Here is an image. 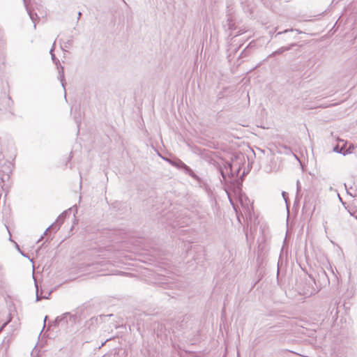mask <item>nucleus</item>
I'll return each mask as SVG.
<instances>
[{"label":"nucleus","instance_id":"6e6552de","mask_svg":"<svg viewBox=\"0 0 357 357\" xmlns=\"http://www.w3.org/2000/svg\"><path fill=\"white\" fill-rule=\"evenodd\" d=\"M241 191H242V189L241 188H236L234 190L235 193L238 195V199H239V202L242 206V207L243 208L244 207V205H243V195L241 194Z\"/></svg>","mask_w":357,"mask_h":357},{"label":"nucleus","instance_id":"c756f323","mask_svg":"<svg viewBox=\"0 0 357 357\" xmlns=\"http://www.w3.org/2000/svg\"><path fill=\"white\" fill-rule=\"evenodd\" d=\"M234 209L235 212H236V214H237L238 212H237V210H236V207H234Z\"/></svg>","mask_w":357,"mask_h":357},{"label":"nucleus","instance_id":"1a4fd4ad","mask_svg":"<svg viewBox=\"0 0 357 357\" xmlns=\"http://www.w3.org/2000/svg\"><path fill=\"white\" fill-rule=\"evenodd\" d=\"M59 79L61 82L62 86L63 89L65 90V79H64V73H63V68L61 67V70L59 72Z\"/></svg>","mask_w":357,"mask_h":357},{"label":"nucleus","instance_id":"ddd939ff","mask_svg":"<svg viewBox=\"0 0 357 357\" xmlns=\"http://www.w3.org/2000/svg\"><path fill=\"white\" fill-rule=\"evenodd\" d=\"M55 43H56V40L53 43V45H52V47L51 48V50H50V54L52 55V54H54V47H55Z\"/></svg>","mask_w":357,"mask_h":357},{"label":"nucleus","instance_id":"cd10ccee","mask_svg":"<svg viewBox=\"0 0 357 357\" xmlns=\"http://www.w3.org/2000/svg\"><path fill=\"white\" fill-rule=\"evenodd\" d=\"M234 209L235 212H236V214H237L238 212H237V210H236V207H234Z\"/></svg>","mask_w":357,"mask_h":357},{"label":"nucleus","instance_id":"9b49d317","mask_svg":"<svg viewBox=\"0 0 357 357\" xmlns=\"http://www.w3.org/2000/svg\"><path fill=\"white\" fill-rule=\"evenodd\" d=\"M333 151L335 152L345 155V152L344 151V146L341 149L339 147V146H336L334 147Z\"/></svg>","mask_w":357,"mask_h":357},{"label":"nucleus","instance_id":"c9c22d12","mask_svg":"<svg viewBox=\"0 0 357 357\" xmlns=\"http://www.w3.org/2000/svg\"><path fill=\"white\" fill-rule=\"evenodd\" d=\"M282 33V32H279L277 33L276 36H278V35H280Z\"/></svg>","mask_w":357,"mask_h":357},{"label":"nucleus","instance_id":"0eeeda50","mask_svg":"<svg viewBox=\"0 0 357 357\" xmlns=\"http://www.w3.org/2000/svg\"><path fill=\"white\" fill-rule=\"evenodd\" d=\"M295 44H292L289 46H286V47H280V49H278V50L273 52L271 55L270 56H275V55H278V54H282L283 52H286V51H288L289 50H291V47L294 46Z\"/></svg>","mask_w":357,"mask_h":357},{"label":"nucleus","instance_id":"5701e85b","mask_svg":"<svg viewBox=\"0 0 357 357\" xmlns=\"http://www.w3.org/2000/svg\"><path fill=\"white\" fill-rule=\"evenodd\" d=\"M81 15H82L81 12H79V13H78V18H77L78 20L79 19V17H80Z\"/></svg>","mask_w":357,"mask_h":357},{"label":"nucleus","instance_id":"c85d7f7f","mask_svg":"<svg viewBox=\"0 0 357 357\" xmlns=\"http://www.w3.org/2000/svg\"><path fill=\"white\" fill-rule=\"evenodd\" d=\"M234 209L235 212H236V214H237L238 212H237V210H236V207H234Z\"/></svg>","mask_w":357,"mask_h":357},{"label":"nucleus","instance_id":"20e7f679","mask_svg":"<svg viewBox=\"0 0 357 357\" xmlns=\"http://www.w3.org/2000/svg\"><path fill=\"white\" fill-rule=\"evenodd\" d=\"M35 286L36 287V301H38L43 298L48 299L50 298V296L52 292V290L49 291H45L44 290L41 289L40 291H39L38 287L36 282H35Z\"/></svg>","mask_w":357,"mask_h":357},{"label":"nucleus","instance_id":"f8f14e48","mask_svg":"<svg viewBox=\"0 0 357 357\" xmlns=\"http://www.w3.org/2000/svg\"><path fill=\"white\" fill-rule=\"evenodd\" d=\"M52 60L55 63L57 64V63H59V60L56 57L54 54H52Z\"/></svg>","mask_w":357,"mask_h":357},{"label":"nucleus","instance_id":"2eb2a0df","mask_svg":"<svg viewBox=\"0 0 357 357\" xmlns=\"http://www.w3.org/2000/svg\"><path fill=\"white\" fill-rule=\"evenodd\" d=\"M227 21H228V27H229V29H232V25H231V24L230 22L229 18H228Z\"/></svg>","mask_w":357,"mask_h":357},{"label":"nucleus","instance_id":"4468645a","mask_svg":"<svg viewBox=\"0 0 357 357\" xmlns=\"http://www.w3.org/2000/svg\"><path fill=\"white\" fill-rule=\"evenodd\" d=\"M282 197H283L284 199L287 202V192H282Z\"/></svg>","mask_w":357,"mask_h":357},{"label":"nucleus","instance_id":"aec40b11","mask_svg":"<svg viewBox=\"0 0 357 357\" xmlns=\"http://www.w3.org/2000/svg\"><path fill=\"white\" fill-rule=\"evenodd\" d=\"M316 292H317V291H316L315 289H312V290L309 293V294H310V295H312V294H314Z\"/></svg>","mask_w":357,"mask_h":357},{"label":"nucleus","instance_id":"6ab92c4d","mask_svg":"<svg viewBox=\"0 0 357 357\" xmlns=\"http://www.w3.org/2000/svg\"><path fill=\"white\" fill-rule=\"evenodd\" d=\"M251 209L253 211V215L255 216V212L254 211L253 202L251 204Z\"/></svg>","mask_w":357,"mask_h":357},{"label":"nucleus","instance_id":"bb28decb","mask_svg":"<svg viewBox=\"0 0 357 357\" xmlns=\"http://www.w3.org/2000/svg\"><path fill=\"white\" fill-rule=\"evenodd\" d=\"M298 183H299V181H297V189L298 190Z\"/></svg>","mask_w":357,"mask_h":357},{"label":"nucleus","instance_id":"a211bd4d","mask_svg":"<svg viewBox=\"0 0 357 357\" xmlns=\"http://www.w3.org/2000/svg\"><path fill=\"white\" fill-rule=\"evenodd\" d=\"M245 176V169H243L241 173V178Z\"/></svg>","mask_w":357,"mask_h":357},{"label":"nucleus","instance_id":"393cba45","mask_svg":"<svg viewBox=\"0 0 357 357\" xmlns=\"http://www.w3.org/2000/svg\"><path fill=\"white\" fill-rule=\"evenodd\" d=\"M243 231H245V227L243 225Z\"/></svg>","mask_w":357,"mask_h":357},{"label":"nucleus","instance_id":"412c9836","mask_svg":"<svg viewBox=\"0 0 357 357\" xmlns=\"http://www.w3.org/2000/svg\"><path fill=\"white\" fill-rule=\"evenodd\" d=\"M237 218H238V220L240 223H241V217L240 215H238V213H237Z\"/></svg>","mask_w":357,"mask_h":357},{"label":"nucleus","instance_id":"4be33fe9","mask_svg":"<svg viewBox=\"0 0 357 357\" xmlns=\"http://www.w3.org/2000/svg\"><path fill=\"white\" fill-rule=\"evenodd\" d=\"M221 174H222L223 178L225 179L226 177H225V175L223 172H221Z\"/></svg>","mask_w":357,"mask_h":357},{"label":"nucleus","instance_id":"b1692460","mask_svg":"<svg viewBox=\"0 0 357 357\" xmlns=\"http://www.w3.org/2000/svg\"><path fill=\"white\" fill-rule=\"evenodd\" d=\"M241 59H242V58H239V59H238V62H239V63H238V65H241Z\"/></svg>","mask_w":357,"mask_h":357},{"label":"nucleus","instance_id":"58836bf2","mask_svg":"<svg viewBox=\"0 0 357 357\" xmlns=\"http://www.w3.org/2000/svg\"><path fill=\"white\" fill-rule=\"evenodd\" d=\"M258 1H261L262 0H257Z\"/></svg>","mask_w":357,"mask_h":357},{"label":"nucleus","instance_id":"423d86ee","mask_svg":"<svg viewBox=\"0 0 357 357\" xmlns=\"http://www.w3.org/2000/svg\"><path fill=\"white\" fill-rule=\"evenodd\" d=\"M24 5L26 6V10H27V13L29 15V17L30 19L32 20V22L34 23V25H33V27L36 29V20L38 19V15L36 13H33L32 11H31L30 10H29V8H27L26 5V1L25 0H24Z\"/></svg>","mask_w":357,"mask_h":357},{"label":"nucleus","instance_id":"7ed1b4c3","mask_svg":"<svg viewBox=\"0 0 357 357\" xmlns=\"http://www.w3.org/2000/svg\"><path fill=\"white\" fill-rule=\"evenodd\" d=\"M179 168L183 169L184 172L197 181L200 185L204 183L203 180L197 176L192 169L187 166L183 162H179Z\"/></svg>","mask_w":357,"mask_h":357},{"label":"nucleus","instance_id":"9d476101","mask_svg":"<svg viewBox=\"0 0 357 357\" xmlns=\"http://www.w3.org/2000/svg\"><path fill=\"white\" fill-rule=\"evenodd\" d=\"M73 44V39H68L63 45H61V48L63 50L66 51L67 48H69Z\"/></svg>","mask_w":357,"mask_h":357},{"label":"nucleus","instance_id":"a878e982","mask_svg":"<svg viewBox=\"0 0 357 357\" xmlns=\"http://www.w3.org/2000/svg\"><path fill=\"white\" fill-rule=\"evenodd\" d=\"M288 31H289V30H285L284 32V33H287V32H288ZM290 31H292V29H291V30H290Z\"/></svg>","mask_w":357,"mask_h":357},{"label":"nucleus","instance_id":"f704fd0d","mask_svg":"<svg viewBox=\"0 0 357 357\" xmlns=\"http://www.w3.org/2000/svg\"><path fill=\"white\" fill-rule=\"evenodd\" d=\"M43 238V236H40V239H38V242L40 241V240H42Z\"/></svg>","mask_w":357,"mask_h":357},{"label":"nucleus","instance_id":"7c9ffc66","mask_svg":"<svg viewBox=\"0 0 357 357\" xmlns=\"http://www.w3.org/2000/svg\"><path fill=\"white\" fill-rule=\"evenodd\" d=\"M251 45V43L249 44V45L246 46V48L248 49Z\"/></svg>","mask_w":357,"mask_h":357},{"label":"nucleus","instance_id":"473e14b6","mask_svg":"<svg viewBox=\"0 0 357 357\" xmlns=\"http://www.w3.org/2000/svg\"><path fill=\"white\" fill-rule=\"evenodd\" d=\"M43 238V236H40V239H38V242L40 241V240H42Z\"/></svg>","mask_w":357,"mask_h":357},{"label":"nucleus","instance_id":"39448f33","mask_svg":"<svg viewBox=\"0 0 357 357\" xmlns=\"http://www.w3.org/2000/svg\"><path fill=\"white\" fill-rule=\"evenodd\" d=\"M247 153V160L248 161V164L247 165V174H248V172L250 171V168H252L253 162H250V158L252 157V155H255L254 151L250 148L248 147L246 151Z\"/></svg>","mask_w":357,"mask_h":357},{"label":"nucleus","instance_id":"2f4dec72","mask_svg":"<svg viewBox=\"0 0 357 357\" xmlns=\"http://www.w3.org/2000/svg\"><path fill=\"white\" fill-rule=\"evenodd\" d=\"M245 51V48L243 50V51H242V53H241V54H243ZM241 55H242V54H241Z\"/></svg>","mask_w":357,"mask_h":357},{"label":"nucleus","instance_id":"f3484780","mask_svg":"<svg viewBox=\"0 0 357 357\" xmlns=\"http://www.w3.org/2000/svg\"><path fill=\"white\" fill-rule=\"evenodd\" d=\"M180 161H181V160H178V161L175 162L174 163V165H175V166H176V167H178L179 168V162H180Z\"/></svg>","mask_w":357,"mask_h":357},{"label":"nucleus","instance_id":"72a5a7b5","mask_svg":"<svg viewBox=\"0 0 357 357\" xmlns=\"http://www.w3.org/2000/svg\"><path fill=\"white\" fill-rule=\"evenodd\" d=\"M43 238V236H40V239H38V242L40 241V240H42Z\"/></svg>","mask_w":357,"mask_h":357},{"label":"nucleus","instance_id":"f257e3e1","mask_svg":"<svg viewBox=\"0 0 357 357\" xmlns=\"http://www.w3.org/2000/svg\"><path fill=\"white\" fill-rule=\"evenodd\" d=\"M75 319L76 317L75 315L71 314L70 312H66L61 316L57 317L55 319L53 325L54 326H61L63 327H66L69 323H75Z\"/></svg>","mask_w":357,"mask_h":357},{"label":"nucleus","instance_id":"e433bc0d","mask_svg":"<svg viewBox=\"0 0 357 357\" xmlns=\"http://www.w3.org/2000/svg\"><path fill=\"white\" fill-rule=\"evenodd\" d=\"M47 319V316H46V317H45V320H44V321H45Z\"/></svg>","mask_w":357,"mask_h":357},{"label":"nucleus","instance_id":"f03ea898","mask_svg":"<svg viewBox=\"0 0 357 357\" xmlns=\"http://www.w3.org/2000/svg\"><path fill=\"white\" fill-rule=\"evenodd\" d=\"M71 209H68L67 211H63L56 220V221L50 225L48 228L46 229L44 235L47 234V232L50 229H55L57 231L59 229V227L63 223L66 217L70 213Z\"/></svg>","mask_w":357,"mask_h":357},{"label":"nucleus","instance_id":"dca6fc26","mask_svg":"<svg viewBox=\"0 0 357 357\" xmlns=\"http://www.w3.org/2000/svg\"><path fill=\"white\" fill-rule=\"evenodd\" d=\"M246 211H247V214L249 213L250 218H252V215L250 214V209L248 208V206H247Z\"/></svg>","mask_w":357,"mask_h":357},{"label":"nucleus","instance_id":"4c0bfd02","mask_svg":"<svg viewBox=\"0 0 357 357\" xmlns=\"http://www.w3.org/2000/svg\"><path fill=\"white\" fill-rule=\"evenodd\" d=\"M241 218L244 220V216L241 214Z\"/></svg>","mask_w":357,"mask_h":357}]
</instances>
